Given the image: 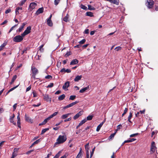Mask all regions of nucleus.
Returning a JSON list of instances; mask_svg holds the SVG:
<instances>
[{"mask_svg": "<svg viewBox=\"0 0 158 158\" xmlns=\"http://www.w3.org/2000/svg\"><path fill=\"white\" fill-rule=\"evenodd\" d=\"M69 15L68 14H67L66 16L63 18V21L65 22H67L69 21Z\"/></svg>", "mask_w": 158, "mask_h": 158, "instance_id": "nucleus-23", "label": "nucleus"}, {"mask_svg": "<svg viewBox=\"0 0 158 158\" xmlns=\"http://www.w3.org/2000/svg\"><path fill=\"white\" fill-rule=\"evenodd\" d=\"M93 117V115H89L87 117L86 119L87 120H91Z\"/></svg>", "mask_w": 158, "mask_h": 158, "instance_id": "nucleus-37", "label": "nucleus"}, {"mask_svg": "<svg viewBox=\"0 0 158 158\" xmlns=\"http://www.w3.org/2000/svg\"><path fill=\"white\" fill-rule=\"evenodd\" d=\"M71 72V70L70 69H65V68H63L60 71V72L61 73H70Z\"/></svg>", "mask_w": 158, "mask_h": 158, "instance_id": "nucleus-16", "label": "nucleus"}, {"mask_svg": "<svg viewBox=\"0 0 158 158\" xmlns=\"http://www.w3.org/2000/svg\"><path fill=\"white\" fill-rule=\"evenodd\" d=\"M86 15L91 17L94 16L93 13L91 12H87L86 13Z\"/></svg>", "mask_w": 158, "mask_h": 158, "instance_id": "nucleus-32", "label": "nucleus"}, {"mask_svg": "<svg viewBox=\"0 0 158 158\" xmlns=\"http://www.w3.org/2000/svg\"><path fill=\"white\" fill-rule=\"evenodd\" d=\"M25 119L27 122L31 123H33V120L28 117L26 114L25 115Z\"/></svg>", "mask_w": 158, "mask_h": 158, "instance_id": "nucleus-11", "label": "nucleus"}, {"mask_svg": "<svg viewBox=\"0 0 158 158\" xmlns=\"http://www.w3.org/2000/svg\"><path fill=\"white\" fill-rule=\"evenodd\" d=\"M58 112H54L53 114H51V115H50L48 117L50 119L51 118L56 116L58 114Z\"/></svg>", "mask_w": 158, "mask_h": 158, "instance_id": "nucleus-28", "label": "nucleus"}, {"mask_svg": "<svg viewBox=\"0 0 158 158\" xmlns=\"http://www.w3.org/2000/svg\"><path fill=\"white\" fill-rule=\"evenodd\" d=\"M139 135L138 133H135V134H132L131 135H130V137H134L135 136L137 135Z\"/></svg>", "mask_w": 158, "mask_h": 158, "instance_id": "nucleus-55", "label": "nucleus"}, {"mask_svg": "<svg viewBox=\"0 0 158 158\" xmlns=\"http://www.w3.org/2000/svg\"><path fill=\"white\" fill-rule=\"evenodd\" d=\"M67 138L65 135H60L56 140V142L55 143L54 146L56 144H59L63 143H64L67 140Z\"/></svg>", "mask_w": 158, "mask_h": 158, "instance_id": "nucleus-1", "label": "nucleus"}, {"mask_svg": "<svg viewBox=\"0 0 158 158\" xmlns=\"http://www.w3.org/2000/svg\"><path fill=\"white\" fill-rule=\"evenodd\" d=\"M19 85H18L15 87H14L11 88L10 89V91H13V90H14V89H15L16 88L19 86Z\"/></svg>", "mask_w": 158, "mask_h": 158, "instance_id": "nucleus-58", "label": "nucleus"}, {"mask_svg": "<svg viewBox=\"0 0 158 158\" xmlns=\"http://www.w3.org/2000/svg\"><path fill=\"white\" fill-rule=\"evenodd\" d=\"M88 9L90 10H95V9L93 7H92L91 5H88Z\"/></svg>", "mask_w": 158, "mask_h": 158, "instance_id": "nucleus-38", "label": "nucleus"}, {"mask_svg": "<svg viewBox=\"0 0 158 158\" xmlns=\"http://www.w3.org/2000/svg\"><path fill=\"white\" fill-rule=\"evenodd\" d=\"M122 127V125L121 124L118 125L117 127V129L115 130V131H116L117 132L120 129V128Z\"/></svg>", "mask_w": 158, "mask_h": 158, "instance_id": "nucleus-42", "label": "nucleus"}, {"mask_svg": "<svg viewBox=\"0 0 158 158\" xmlns=\"http://www.w3.org/2000/svg\"><path fill=\"white\" fill-rule=\"evenodd\" d=\"M85 41H86L85 39H83L82 40H81V41H80L79 42V43L81 45V44H83L85 42Z\"/></svg>", "mask_w": 158, "mask_h": 158, "instance_id": "nucleus-41", "label": "nucleus"}, {"mask_svg": "<svg viewBox=\"0 0 158 158\" xmlns=\"http://www.w3.org/2000/svg\"><path fill=\"white\" fill-rule=\"evenodd\" d=\"M22 7H18L15 10V14L16 15H17L18 14H19V10H22Z\"/></svg>", "mask_w": 158, "mask_h": 158, "instance_id": "nucleus-26", "label": "nucleus"}, {"mask_svg": "<svg viewBox=\"0 0 158 158\" xmlns=\"http://www.w3.org/2000/svg\"><path fill=\"white\" fill-rule=\"evenodd\" d=\"M80 7L81 9L83 10H86L87 9V7L82 4L81 5Z\"/></svg>", "mask_w": 158, "mask_h": 158, "instance_id": "nucleus-40", "label": "nucleus"}, {"mask_svg": "<svg viewBox=\"0 0 158 158\" xmlns=\"http://www.w3.org/2000/svg\"><path fill=\"white\" fill-rule=\"evenodd\" d=\"M89 29H86L85 30V31L84 32V34H88L89 33Z\"/></svg>", "mask_w": 158, "mask_h": 158, "instance_id": "nucleus-59", "label": "nucleus"}, {"mask_svg": "<svg viewBox=\"0 0 158 158\" xmlns=\"http://www.w3.org/2000/svg\"><path fill=\"white\" fill-rule=\"evenodd\" d=\"M154 4L153 0H147L146 6L149 8H152Z\"/></svg>", "mask_w": 158, "mask_h": 158, "instance_id": "nucleus-5", "label": "nucleus"}, {"mask_svg": "<svg viewBox=\"0 0 158 158\" xmlns=\"http://www.w3.org/2000/svg\"><path fill=\"white\" fill-rule=\"evenodd\" d=\"M81 155H82V151H81V148L80 151L77 155L76 158H81Z\"/></svg>", "mask_w": 158, "mask_h": 158, "instance_id": "nucleus-31", "label": "nucleus"}, {"mask_svg": "<svg viewBox=\"0 0 158 158\" xmlns=\"http://www.w3.org/2000/svg\"><path fill=\"white\" fill-rule=\"evenodd\" d=\"M53 83H51L47 86V88H51L53 87Z\"/></svg>", "mask_w": 158, "mask_h": 158, "instance_id": "nucleus-47", "label": "nucleus"}, {"mask_svg": "<svg viewBox=\"0 0 158 158\" xmlns=\"http://www.w3.org/2000/svg\"><path fill=\"white\" fill-rule=\"evenodd\" d=\"M87 121V120H86V118H85L84 119L82 120L79 124V125L81 126L83 125V124L85 123Z\"/></svg>", "mask_w": 158, "mask_h": 158, "instance_id": "nucleus-33", "label": "nucleus"}, {"mask_svg": "<svg viewBox=\"0 0 158 158\" xmlns=\"http://www.w3.org/2000/svg\"><path fill=\"white\" fill-rule=\"evenodd\" d=\"M27 0H22L21 1L20 3H19V5L20 6H23L26 2Z\"/></svg>", "mask_w": 158, "mask_h": 158, "instance_id": "nucleus-36", "label": "nucleus"}, {"mask_svg": "<svg viewBox=\"0 0 158 158\" xmlns=\"http://www.w3.org/2000/svg\"><path fill=\"white\" fill-rule=\"evenodd\" d=\"M44 8L41 7L39 8L36 11L35 13V14L38 15L39 14L42 13L44 12Z\"/></svg>", "mask_w": 158, "mask_h": 158, "instance_id": "nucleus-12", "label": "nucleus"}, {"mask_svg": "<svg viewBox=\"0 0 158 158\" xmlns=\"http://www.w3.org/2000/svg\"><path fill=\"white\" fill-rule=\"evenodd\" d=\"M83 111L81 110L77 114H76L73 117L74 120H76L80 116H81L83 114Z\"/></svg>", "mask_w": 158, "mask_h": 158, "instance_id": "nucleus-8", "label": "nucleus"}, {"mask_svg": "<svg viewBox=\"0 0 158 158\" xmlns=\"http://www.w3.org/2000/svg\"><path fill=\"white\" fill-rule=\"evenodd\" d=\"M89 143H87L85 145V148L86 150V152H87V150H89Z\"/></svg>", "mask_w": 158, "mask_h": 158, "instance_id": "nucleus-48", "label": "nucleus"}, {"mask_svg": "<svg viewBox=\"0 0 158 158\" xmlns=\"http://www.w3.org/2000/svg\"><path fill=\"white\" fill-rule=\"evenodd\" d=\"M14 118H13L12 117H10V123H13V124L16 125V123L15 122H14Z\"/></svg>", "mask_w": 158, "mask_h": 158, "instance_id": "nucleus-34", "label": "nucleus"}, {"mask_svg": "<svg viewBox=\"0 0 158 158\" xmlns=\"http://www.w3.org/2000/svg\"><path fill=\"white\" fill-rule=\"evenodd\" d=\"M44 99L47 102H51V98H50L48 94L44 95Z\"/></svg>", "mask_w": 158, "mask_h": 158, "instance_id": "nucleus-10", "label": "nucleus"}, {"mask_svg": "<svg viewBox=\"0 0 158 158\" xmlns=\"http://www.w3.org/2000/svg\"><path fill=\"white\" fill-rule=\"evenodd\" d=\"M52 76L50 75H48L47 76H46L45 77V79H52Z\"/></svg>", "mask_w": 158, "mask_h": 158, "instance_id": "nucleus-45", "label": "nucleus"}, {"mask_svg": "<svg viewBox=\"0 0 158 158\" xmlns=\"http://www.w3.org/2000/svg\"><path fill=\"white\" fill-rule=\"evenodd\" d=\"M79 102V101H76L75 102H73L72 103H70V104H69L67 105L66 106H64L63 107V109H67L68 108L71 107L73 106L74 105H75L76 104L78 103Z\"/></svg>", "mask_w": 158, "mask_h": 158, "instance_id": "nucleus-6", "label": "nucleus"}, {"mask_svg": "<svg viewBox=\"0 0 158 158\" xmlns=\"http://www.w3.org/2000/svg\"><path fill=\"white\" fill-rule=\"evenodd\" d=\"M61 62H57V67L58 68H59L61 66Z\"/></svg>", "mask_w": 158, "mask_h": 158, "instance_id": "nucleus-54", "label": "nucleus"}, {"mask_svg": "<svg viewBox=\"0 0 158 158\" xmlns=\"http://www.w3.org/2000/svg\"><path fill=\"white\" fill-rule=\"evenodd\" d=\"M27 49V48H25L22 51L21 54L23 55L24 53H26Z\"/></svg>", "mask_w": 158, "mask_h": 158, "instance_id": "nucleus-44", "label": "nucleus"}, {"mask_svg": "<svg viewBox=\"0 0 158 158\" xmlns=\"http://www.w3.org/2000/svg\"><path fill=\"white\" fill-rule=\"evenodd\" d=\"M116 133V131H115L114 133L111 134L108 138L109 140H110L114 138V136L115 135Z\"/></svg>", "mask_w": 158, "mask_h": 158, "instance_id": "nucleus-22", "label": "nucleus"}, {"mask_svg": "<svg viewBox=\"0 0 158 158\" xmlns=\"http://www.w3.org/2000/svg\"><path fill=\"white\" fill-rule=\"evenodd\" d=\"M60 156V152H58L53 158H58Z\"/></svg>", "mask_w": 158, "mask_h": 158, "instance_id": "nucleus-50", "label": "nucleus"}, {"mask_svg": "<svg viewBox=\"0 0 158 158\" xmlns=\"http://www.w3.org/2000/svg\"><path fill=\"white\" fill-rule=\"evenodd\" d=\"M11 10L9 8V9H8L7 10L5 11V13H6V14H8V13H10V12H11Z\"/></svg>", "mask_w": 158, "mask_h": 158, "instance_id": "nucleus-60", "label": "nucleus"}, {"mask_svg": "<svg viewBox=\"0 0 158 158\" xmlns=\"http://www.w3.org/2000/svg\"><path fill=\"white\" fill-rule=\"evenodd\" d=\"M132 111H131L129 113V115L128 117V122L130 123H131V119L132 118Z\"/></svg>", "mask_w": 158, "mask_h": 158, "instance_id": "nucleus-24", "label": "nucleus"}, {"mask_svg": "<svg viewBox=\"0 0 158 158\" xmlns=\"http://www.w3.org/2000/svg\"><path fill=\"white\" fill-rule=\"evenodd\" d=\"M69 83L70 82L68 81L65 82L62 87L63 89H65L68 88L69 86Z\"/></svg>", "mask_w": 158, "mask_h": 158, "instance_id": "nucleus-13", "label": "nucleus"}, {"mask_svg": "<svg viewBox=\"0 0 158 158\" xmlns=\"http://www.w3.org/2000/svg\"><path fill=\"white\" fill-rule=\"evenodd\" d=\"M31 26L27 27L26 30L21 34L22 37H24L26 35L30 33L31 31Z\"/></svg>", "mask_w": 158, "mask_h": 158, "instance_id": "nucleus-4", "label": "nucleus"}, {"mask_svg": "<svg viewBox=\"0 0 158 158\" xmlns=\"http://www.w3.org/2000/svg\"><path fill=\"white\" fill-rule=\"evenodd\" d=\"M60 1V0H55L54 2V4L56 5H57L59 4Z\"/></svg>", "mask_w": 158, "mask_h": 158, "instance_id": "nucleus-51", "label": "nucleus"}, {"mask_svg": "<svg viewBox=\"0 0 158 158\" xmlns=\"http://www.w3.org/2000/svg\"><path fill=\"white\" fill-rule=\"evenodd\" d=\"M50 120V119L48 117L46 118L45 119L42 123H40L39 125V126H41L45 124L48 122V121Z\"/></svg>", "mask_w": 158, "mask_h": 158, "instance_id": "nucleus-17", "label": "nucleus"}, {"mask_svg": "<svg viewBox=\"0 0 158 158\" xmlns=\"http://www.w3.org/2000/svg\"><path fill=\"white\" fill-rule=\"evenodd\" d=\"M44 44H42L41 46H40L39 48V50L38 51V52L39 51L40 52H42L44 51V48H43V47L44 46Z\"/></svg>", "mask_w": 158, "mask_h": 158, "instance_id": "nucleus-29", "label": "nucleus"}, {"mask_svg": "<svg viewBox=\"0 0 158 158\" xmlns=\"http://www.w3.org/2000/svg\"><path fill=\"white\" fill-rule=\"evenodd\" d=\"M32 94L33 95V97H37V94L35 90H33Z\"/></svg>", "mask_w": 158, "mask_h": 158, "instance_id": "nucleus-46", "label": "nucleus"}, {"mask_svg": "<svg viewBox=\"0 0 158 158\" xmlns=\"http://www.w3.org/2000/svg\"><path fill=\"white\" fill-rule=\"evenodd\" d=\"M41 105V103H40L38 104L37 105L33 104L32 105V106L34 107H38Z\"/></svg>", "mask_w": 158, "mask_h": 158, "instance_id": "nucleus-64", "label": "nucleus"}, {"mask_svg": "<svg viewBox=\"0 0 158 158\" xmlns=\"http://www.w3.org/2000/svg\"><path fill=\"white\" fill-rule=\"evenodd\" d=\"M76 98L75 95H71L70 96L69 100H73Z\"/></svg>", "mask_w": 158, "mask_h": 158, "instance_id": "nucleus-39", "label": "nucleus"}, {"mask_svg": "<svg viewBox=\"0 0 158 158\" xmlns=\"http://www.w3.org/2000/svg\"><path fill=\"white\" fill-rule=\"evenodd\" d=\"M89 88V85L88 86L84 88L83 89H81L80 91L79 92L80 93H83L86 90H88Z\"/></svg>", "mask_w": 158, "mask_h": 158, "instance_id": "nucleus-20", "label": "nucleus"}, {"mask_svg": "<svg viewBox=\"0 0 158 158\" xmlns=\"http://www.w3.org/2000/svg\"><path fill=\"white\" fill-rule=\"evenodd\" d=\"M17 104L15 103L13 106V111H15L16 109V106H17Z\"/></svg>", "mask_w": 158, "mask_h": 158, "instance_id": "nucleus-63", "label": "nucleus"}, {"mask_svg": "<svg viewBox=\"0 0 158 158\" xmlns=\"http://www.w3.org/2000/svg\"><path fill=\"white\" fill-rule=\"evenodd\" d=\"M31 78L34 79H37V78H35V76L39 73L38 69L35 66L32 65L31 67Z\"/></svg>", "mask_w": 158, "mask_h": 158, "instance_id": "nucleus-2", "label": "nucleus"}, {"mask_svg": "<svg viewBox=\"0 0 158 158\" xmlns=\"http://www.w3.org/2000/svg\"><path fill=\"white\" fill-rule=\"evenodd\" d=\"M114 49L116 50L117 51H118L122 49V48L120 46H118L116 47Z\"/></svg>", "mask_w": 158, "mask_h": 158, "instance_id": "nucleus-49", "label": "nucleus"}, {"mask_svg": "<svg viewBox=\"0 0 158 158\" xmlns=\"http://www.w3.org/2000/svg\"><path fill=\"white\" fill-rule=\"evenodd\" d=\"M71 55L70 52H67L66 54H65L64 55V57H67L69 55Z\"/></svg>", "mask_w": 158, "mask_h": 158, "instance_id": "nucleus-53", "label": "nucleus"}, {"mask_svg": "<svg viewBox=\"0 0 158 158\" xmlns=\"http://www.w3.org/2000/svg\"><path fill=\"white\" fill-rule=\"evenodd\" d=\"M23 37H22V35H18L15 36L13 39V40L14 42H19L23 40Z\"/></svg>", "mask_w": 158, "mask_h": 158, "instance_id": "nucleus-3", "label": "nucleus"}, {"mask_svg": "<svg viewBox=\"0 0 158 158\" xmlns=\"http://www.w3.org/2000/svg\"><path fill=\"white\" fill-rule=\"evenodd\" d=\"M157 131H152L151 134V137H153V136L155 134V133H157Z\"/></svg>", "mask_w": 158, "mask_h": 158, "instance_id": "nucleus-61", "label": "nucleus"}, {"mask_svg": "<svg viewBox=\"0 0 158 158\" xmlns=\"http://www.w3.org/2000/svg\"><path fill=\"white\" fill-rule=\"evenodd\" d=\"M40 139H38L36 140L33 143V144H34L35 145L36 144H38L39 143L40 141Z\"/></svg>", "mask_w": 158, "mask_h": 158, "instance_id": "nucleus-52", "label": "nucleus"}, {"mask_svg": "<svg viewBox=\"0 0 158 158\" xmlns=\"http://www.w3.org/2000/svg\"><path fill=\"white\" fill-rule=\"evenodd\" d=\"M26 25V24L25 23H23L21 26L16 31L17 32H21L25 26Z\"/></svg>", "mask_w": 158, "mask_h": 158, "instance_id": "nucleus-15", "label": "nucleus"}, {"mask_svg": "<svg viewBox=\"0 0 158 158\" xmlns=\"http://www.w3.org/2000/svg\"><path fill=\"white\" fill-rule=\"evenodd\" d=\"M103 125V123H101L97 127L96 129V131H98L100 129L101 127Z\"/></svg>", "mask_w": 158, "mask_h": 158, "instance_id": "nucleus-27", "label": "nucleus"}, {"mask_svg": "<svg viewBox=\"0 0 158 158\" xmlns=\"http://www.w3.org/2000/svg\"><path fill=\"white\" fill-rule=\"evenodd\" d=\"M71 114V113H69L66 114H63L61 116V118L63 119L66 118L68 116Z\"/></svg>", "mask_w": 158, "mask_h": 158, "instance_id": "nucleus-25", "label": "nucleus"}, {"mask_svg": "<svg viewBox=\"0 0 158 158\" xmlns=\"http://www.w3.org/2000/svg\"><path fill=\"white\" fill-rule=\"evenodd\" d=\"M107 1L116 5H119V0H107Z\"/></svg>", "mask_w": 158, "mask_h": 158, "instance_id": "nucleus-14", "label": "nucleus"}, {"mask_svg": "<svg viewBox=\"0 0 158 158\" xmlns=\"http://www.w3.org/2000/svg\"><path fill=\"white\" fill-rule=\"evenodd\" d=\"M86 158H89V151L87 150V152H86Z\"/></svg>", "mask_w": 158, "mask_h": 158, "instance_id": "nucleus-56", "label": "nucleus"}, {"mask_svg": "<svg viewBox=\"0 0 158 158\" xmlns=\"http://www.w3.org/2000/svg\"><path fill=\"white\" fill-rule=\"evenodd\" d=\"M7 44V42H5L2 44L1 45V48H2L3 49V48H4V47H5Z\"/></svg>", "mask_w": 158, "mask_h": 158, "instance_id": "nucleus-43", "label": "nucleus"}, {"mask_svg": "<svg viewBox=\"0 0 158 158\" xmlns=\"http://www.w3.org/2000/svg\"><path fill=\"white\" fill-rule=\"evenodd\" d=\"M156 148L155 146V142L154 141H152L151 143V151L153 152H154L155 151Z\"/></svg>", "mask_w": 158, "mask_h": 158, "instance_id": "nucleus-9", "label": "nucleus"}, {"mask_svg": "<svg viewBox=\"0 0 158 158\" xmlns=\"http://www.w3.org/2000/svg\"><path fill=\"white\" fill-rule=\"evenodd\" d=\"M31 85H30L29 86H28L26 90V92L28 91L31 89Z\"/></svg>", "mask_w": 158, "mask_h": 158, "instance_id": "nucleus-62", "label": "nucleus"}, {"mask_svg": "<svg viewBox=\"0 0 158 158\" xmlns=\"http://www.w3.org/2000/svg\"><path fill=\"white\" fill-rule=\"evenodd\" d=\"M79 62L78 60L76 59L73 60L70 62V65H74L77 64Z\"/></svg>", "mask_w": 158, "mask_h": 158, "instance_id": "nucleus-18", "label": "nucleus"}, {"mask_svg": "<svg viewBox=\"0 0 158 158\" xmlns=\"http://www.w3.org/2000/svg\"><path fill=\"white\" fill-rule=\"evenodd\" d=\"M65 97V94H63L61 95L59 97L58 100L59 101H61V100H63L64 98Z\"/></svg>", "mask_w": 158, "mask_h": 158, "instance_id": "nucleus-30", "label": "nucleus"}, {"mask_svg": "<svg viewBox=\"0 0 158 158\" xmlns=\"http://www.w3.org/2000/svg\"><path fill=\"white\" fill-rule=\"evenodd\" d=\"M37 4L35 2H32L29 5V10H30L31 11L34 9L35 6H37Z\"/></svg>", "mask_w": 158, "mask_h": 158, "instance_id": "nucleus-7", "label": "nucleus"}, {"mask_svg": "<svg viewBox=\"0 0 158 158\" xmlns=\"http://www.w3.org/2000/svg\"><path fill=\"white\" fill-rule=\"evenodd\" d=\"M47 23L48 25L50 27H52L53 25V23L51 20L47 19Z\"/></svg>", "mask_w": 158, "mask_h": 158, "instance_id": "nucleus-21", "label": "nucleus"}, {"mask_svg": "<svg viewBox=\"0 0 158 158\" xmlns=\"http://www.w3.org/2000/svg\"><path fill=\"white\" fill-rule=\"evenodd\" d=\"M17 77V75H15L14 76H13L11 80L14 81H15V80L16 79Z\"/></svg>", "mask_w": 158, "mask_h": 158, "instance_id": "nucleus-57", "label": "nucleus"}, {"mask_svg": "<svg viewBox=\"0 0 158 158\" xmlns=\"http://www.w3.org/2000/svg\"><path fill=\"white\" fill-rule=\"evenodd\" d=\"M82 77V75H77V76L74 79V81L75 82H77L79 80H81Z\"/></svg>", "mask_w": 158, "mask_h": 158, "instance_id": "nucleus-19", "label": "nucleus"}, {"mask_svg": "<svg viewBox=\"0 0 158 158\" xmlns=\"http://www.w3.org/2000/svg\"><path fill=\"white\" fill-rule=\"evenodd\" d=\"M49 130L48 128H45L43 129L41 131V134L42 135L44 134L46 131Z\"/></svg>", "mask_w": 158, "mask_h": 158, "instance_id": "nucleus-35", "label": "nucleus"}]
</instances>
